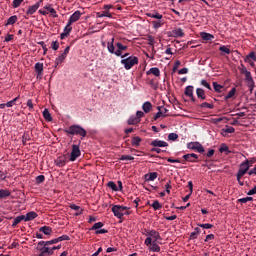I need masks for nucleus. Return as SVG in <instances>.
Instances as JSON below:
<instances>
[{"mask_svg":"<svg viewBox=\"0 0 256 256\" xmlns=\"http://www.w3.org/2000/svg\"><path fill=\"white\" fill-rule=\"evenodd\" d=\"M115 47H117V50H115ZM107 49L109 53H112V55H116V57H121L123 51H127L128 47L126 45H123L121 42L115 43V38H112L111 41L107 43Z\"/></svg>","mask_w":256,"mask_h":256,"instance_id":"1","label":"nucleus"},{"mask_svg":"<svg viewBox=\"0 0 256 256\" xmlns=\"http://www.w3.org/2000/svg\"><path fill=\"white\" fill-rule=\"evenodd\" d=\"M121 65H124L126 71L133 69L135 65H139V58L137 56H129L120 61Z\"/></svg>","mask_w":256,"mask_h":256,"instance_id":"2","label":"nucleus"},{"mask_svg":"<svg viewBox=\"0 0 256 256\" xmlns=\"http://www.w3.org/2000/svg\"><path fill=\"white\" fill-rule=\"evenodd\" d=\"M65 133H68V135H80V137H87V131L79 125L70 126L65 130Z\"/></svg>","mask_w":256,"mask_h":256,"instance_id":"3","label":"nucleus"},{"mask_svg":"<svg viewBox=\"0 0 256 256\" xmlns=\"http://www.w3.org/2000/svg\"><path fill=\"white\" fill-rule=\"evenodd\" d=\"M252 165H253V162H250L249 160H245L240 164L239 170L236 174L237 181H239V179L245 176V174L249 171Z\"/></svg>","mask_w":256,"mask_h":256,"instance_id":"4","label":"nucleus"},{"mask_svg":"<svg viewBox=\"0 0 256 256\" xmlns=\"http://www.w3.org/2000/svg\"><path fill=\"white\" fill-rule=\"evenodd\" d=\"M157 243H159V241H155L151 237H147L144 241V244L146 247H149V251L152 253H159L161 251V247Z\"/></svg>","mask_w":256,"mask_h":256,"instance_id":"5","label":"nucleus"},{"mask_svg":"<svg viewBox=\"0 0 256 256\" xmlns=\"http://www.w3.org/2000/svg\"><path fill=\"white\" fill-rule=\"evenodd\" d=\"M128 209L129 207L127 206L114 205L112 207V213H114V217H117V219H123L125 211H128Z\"/></svg>","mask_w":256,"mask_h":256,"instance_id":"6","label":"nucleus"},{"mask_svg":"<svg viewBox=\"0 0 256 256\" xmlns=\"http://www.w3.org/2000/svg\"><path fill=\"white\" fill-rule=\"evenodd\" d=\"M79 157H81V149L79 148V145L73 144L69 161H72V162L77 161Z\"/></svg>","mask_w":256,"mask_h":256,"instance_id":"7","label":"nucleus"},{"mask_svg":"<svg viewBox=\"0 0 256 256\" xmlns=\"http://www.w3.org/2000/svg\"><path fill=\"white\" fill-rule=\"evenodd\" d=\"M70 50H71V47L69 46L66 47L64 52L55 59V68L59 67V65H61V63H63L65 59H67V55H69Z\"/></svg>","mask_w":256,"mask_h":256,"instance_id":"8","label":"nucleus"},{"mask_svg":"<svg viewBox=\"0 0 256 256\" xmlns=\"http://www.w3.org/2000/svg\"><path fill=\"white\" fill-rule=\"evenodd\" d=\"M193 91H195V87H193L191 85L187 86L185 88L184 95H186V97H189V99H191L192 103H197V99L195 98Z\"/></svg>","mask_w":256,"mask_h":256,"instance_id":"9","label":"nucleus"},{"mask_svg":"<svg viewBox=\"0 0 256 256\" xmlns=\"http://www.w3.org/2000/svg\"><path fill=\"white\" fill-rule=\"evenodd\" d=\"M67 154L58 156L57 159L54 161L56 167H65L68 163Z\"/></svg>","mask_w":256,"mask_h":256,"instance_id":"10","label":"nucleus"},{"mask_svg":"<svg viewBox=\"0 0 256 256\" xmlns=\"http://www.w3.org/2000/svg\"><path fill=\"white\" fill-rule=\"evenodd\" d=\"M184 161H188L189 163H197L199 156L195 153L185 154L183 156Z\"/></svg>","mask_w":256,"mask_h":256,"instance_id":"11","label":"nucleus"},{"mask_svg":"<svg viewBox=\"0 0 256 256\" xmlns=\"http://www.w3.org/2000/svg\"><path fill=\"white\" fill-rule=\"evenodd\" d=\"M81 15H83V13H81V11H79V10L75 11V12L70 16V18L68 19V22H69L70 24L77 23V21H79V19H81Z\"/></svg>","mask_w":256,"mask_h":256,"instance_id":"12","label":"nucleus"},{"mask_svg":"<svg viewBox=\"0 0 256 256\" xmlns=\"http://www.w3.org/2000/svg\"><path fill=\"white\" fill-rule=\"evenodd\" d=\"M150 145L152 147H169V144L163 140L155 139L153 140Z\"/></svg>","mask_w":256,"mask_h":256,"instance_id":"13","label":"nucleus"},{"mask_svg":"<svg viewBox=\"0 0 256 256\" xmlns=\"http://www.w3.org/2000/svg\"><path fill=\"white\" fill-rule=\"evenodd\" d=\"M150 237L151 239H154L152 241H163L161 234H159V232L156 230H150Z\"/></svg>","mask_w":256,"mask_h":256,"instance_id":"14","label":"nucleus"},{"mask_svg":"<svg viewBox=\"0 0 256 256\" xmlns=\"http://www.w3.org/2000/svg\"><path fill=\"white\" fill-rule=\"evenodd\" d=\"M171 37H185V32L181 28H175L171 32Z\"/></svg>","mask_w":256,"mask_h":256,"instance_id":"15","label":"nucleus"},{"mask_svg":"<svg viewBox=\"0 0 256 256\" xmlns=\"http://www.w3.org/2000/svg\"><path fill=\"white\" fill-rule=\"evenodd\" d=\"M159 177V173L157 172H150L148 174H145L144 179L145 181H155Z\"/></svg>","mask_w":256,"mask_h":256,"instance_id":"16","label":"nucleus"},{"mask_svg":"<svg viewBox=\"0 0 256 256\" xmlns=\"http://www.w3.org/2000/svg\"><path fill=\"white\" fill-rule=\"evenodd\" d=\"M196 95L197 98L200 99V101H205V99H207V96L205 95V90H203V88H197Z\"/></svg>","mask_w":256,"mask_h":256,"instance_id":"17","label":"nucleus"},{"mask_svg":"<svg viewBox=\"0 0 256 256\" xmlns=\"http://www.w3.org/2000/svg\"><path fill=\"white\" fill-rule=\"evenodd\" d=\"M37 9H39V3L29 6L28 10L26 11V15H35V13H37Z\"/></svg>","mask_w":256,"mask_h":256,"instance_id":"18","label":"nucleus"},{"mask_svg":"<svg viewBox=\"0 0 256 256\" xmlns=\"http://www.w3.org/2000/svg\"><path fill=\"white\" fill-rule=\"evenodd\" d=\"M96 17L98 18L108 17L109 19H113V14H111L108 10H105L102 12H97Z\"/></svg>","mask_w":256,"mask_h":256,"instance_id":"19","label":"nucleus"},{"mask_svg":"<svg viewBox=\"0 0 256 256\" xmlns=\"http://www.w3.org/2000/svg\"><path fill=\"white\" fill-rule=\"evenodd\" d=\"M33 219H37V212H28L24 215V221H33Z\"/></svg>","mask_w":256,"mask_h":256,"instance_id":"20","label":"nucleus"},{"mask_svg":"<svg viewBox=\"0 0 256 256\" xmlns=\"http://www.w3.org/2000/svg\"><path fill=\"white\" fill-rule=\"evenodd\" d=\"M35 72L37 73V77L43 75V63L37 62L35 64Z\"/></svg>","mask_w":256,"mask_h":256,"instance_id":"21","label":"nucleus"},{"mask_svg":"<svg viewBox=\"0 0 256 256\" xmlns=\"http://www.w3.org/2000/svg\"><path fill=\"white\" fill-rule=\"evenodd\" d=\"M154 75L155 77H159L161 75V70L159 68L154 67L151 68L149 71L146 72V75Z\"/></svg>","mask_w":256,"mask_h":256,"instance_id":"22","label":"nucleus"},{"mask_svg":"<svg viewBox=\"0 0 256 256\" xmlns=\"http://www.w3.org/2000/svg\"><path fill=\"white\" fill-rule=\"evenodd\" d=\"M141 141L142 139L139 136L132 137V140H131L132 147H139L141 145Z\"/></svg>","mask_w":256,"mask_h":256,"instance_id":"23","label":"nucleus"},{"mask_svg":"<svg viewBox=\"0 0 256 256\" xmlns=\"http://www.w3.org/2000/svg\"><path fill=\"white\" fill-rule=\"evenodd\" d=\"M40 233H44V235H51L53 233V229L49 226H42L39 228Z\"/></svg>","mask_w":256,"mask_h":256,"instance_id":"24","label":"nucleus"},{"mask_svg":"<svg viewBox=\"0 0 256 256\" xmlns=\"http://www.w3.org/2000/svg\"><path fill=\"white\" fill-rule=\"evenodd\" d=\"M142 109H143L144 113H150L151 109H153V104H151V102H149V101H146L142 105Z\"/></svg>","mask_w":256,"mask_h":256,"instance_id":"25","label":"nucleus"},{"mask_svg":"<svg viewBox=\"0 0 256 256\" xmlns=\"http://www.w3.org/2000/svg\"><path fill=\"white\" fill-rule=\"evenodd\" d=\"M24 219H25V215H20V216L16 217V218L13 220V223H12L13 229H15V227H16L17 225H19V223H21V221H25Z\"/></svg>","mask_w":256,"mask_h":256,"instance_id":"26","label":"nucleus"},{"mask_svg":"<svg viewBox=\"0 0 256 256\" xmlns=\"http://www.w3.org/2000/svg\"><path fill=\"white\" fill-rule=\"evenodd\" d=\"M146 16L151 17L152 19H158V20L163 19V16L161 14H159V12L146 13Z\"/></svg>","mask_w":256,"mask_h":256,"instance_id":"27","label":"nucleus"},{"mask_svg":"<svg viewBox=\"0 0 256 256\" xmlns=\"http://www.w3.org/2000/svg\"><path fill=\"white\" fill-rule=\"evenodd\" d=\"M11 196V191L7 189H0V199H7Z\"/></svg>","mask_w":256,"mask_h":256,"instance_id":"28","label":"nucleus"},{"mask_svg":"<svg viewBox=\"0 0 256 256\" xmlns=\"http://www.w3.org/2000/svg\"><path fill=\"white\" fill-rule=\"evenodd\" d=\"M17 15L11 16L10 18H8L5 27H8V25H15V23H17Z\"/></svg>","mask_w":256,"mask_h":256,"instance_id":"29","label":"nucleus"},{"mask_svg":"<svg viewBox=\"0 0 256 256\" xmlns=\"http://www.w3.org/2000/svg\"><path fill=\"white\" fill-rule=\"evenodd\" d=\"M201 38L204 41H212V39H215V37L213 35H211L210 33H206V32L201 33Z\"/></svg>","mask_w":256,"mask_h":256,"instance_id":"30","label":"nucleus"},{"mask_svg":"<svg viewBox=\"0 0 256 256\" xmlns=\"http://www.w3.org/2000/svg\"><path fill=\"white\" fill-rule=\"evenodd\" d=\"M235 93H237V89L236 88H232L228 94L225 96V101H229V99H232V97H235Z\"/></svg>","mask_w":256,"mask_h":256,"instance_id":"31","label":"nucleus"},{"mask_svg":"<svg viewBox=\"0 0 256 256\" xmlns=\"http://www.w3.org/2000/svg\"><path fill=\"white\" fill-rule=\"evenodd\" d=\"M151 207L154 209V211H159L160 209H163V205H161L158 200H154L151 204Z\"/></svg>","mask_w":256,"mask_h":256,"instance_id":"32","label":"nucleus"},{"mask_svg":"<svg viewBox=\"0 0 256 256\" xmlns=\"http://www.w3.org/2000/svg\"><path fill=\"white\" fill-rule=\"evenodd\" d=\"M43 117L46 121H53V117H51V113L48 109H44L43 111Z\"/></svg>","mask_w":256,"mask_h":256,"instance_id":"33","label":"nucleus"},{"mask_svg":"<svg viewBox=\"0 0 256 256\" xmlns=\"http://www.w3.org/2000/svg\"><path fill=\"white\" fill-rule=\"evenodd\" d=\"M47 247V244L45 241L38 242L36 249L37 251H45V248Z\"/></svg>","mask_w":256,"mask_h":256,"instance_id":"34","label":"nucleus"},{"mask_svg":"<svg viewBox=\"0 0 256 256\" xmlns=\"http://www.w3.org/2000/svg\"><path fill=\"white\" fill-rule=\"evenodd\" d=\"M165 22L163 20H158V21H152V25L154 29H159L160 27H163Z\"/></svg>","mask_w":256,"mask_h":256,"instance_id":"35","label":"nucleus"},{"mask_svg":"<svg viewBox=\"0 0 256 256\" xmlns=\"http://www.w3.org/2000/svg\"><path fill=\"white\" fill-rule=\"evenodd\" d=\"M70 209H73V211H78V212L76 213V215H82V214H83V209H81L80 206H77V205H75V204H72V205L70 206Z\"/></svg>","mask_w":256,"mask_h":256,"instance_id":"36","label":"nucleus"},{"mask_svg":"<svg viewBox=\"0 0 256 256\" xmlns=\"http://www.w3.org/2000/svg\"><path fill=\"white\" fill-rule=\"evenodd\" d=\"M198 107H200V109H213L215 106L211 103L203 102L202 104L198 105Z\"/></svg>","mask_w":256,"mask_h":256,"instance_id":"37","label":"nucleus"},{"mask_svg":"<svg viewBox=\"0 0 256 256\" xmlns=\"http://www.w3.org/2000/svg\"><path fill=\"white\" fill-rule=\"evenodd\" d=\"M104 225L105 224H103V222H97L92 226L90 231H99V229H101V227H103Z\"/></svg>","mask_w":256,"mask_h":256,"instance_id":"38","label":"nucleus"},{"mask_svg":"<svg viewBox=\"0 0 256 256\" xmlns=\"http://www.w3.org/2000/svg\"><path fill=\"white\" fill-rule=\"evenodd\" d=\"M245 61L246 62L256 61V54H255V52H250L249 55L246 56Z\"/></svg>","mask_w":256,"mask_h":256,"instance_id":"39","label":"nucleus"},{"mask_svg":"<svg viewBox=\"0 0 256 256\" xmlns=\"http://www.w3.org/2000/svg\"><path fill=\"white\" fill-rule=\"evenodd\" d=\"M107 187L112 189V191H119V187H117V184H115L113 181L108 182Z\"/></svg>","mask_w":256,"mask_h":256,"instance_id":"40","label":"nucleus"},{"mask_svg":"<svg viewBox=\"0 0 256 256\" xmlns=\"http://www.w3.org/2000/svg\"><path fill=\"white\" fill-rule=\"evenodd\" d=\"M27 141H31V136L29 135V133H24L22 136L23 145H27Z\"/></svg>","mask_w":256,"mask_h":256,"instance_id":"41","label":"nucleus"},{"mask_svg":"<svg viewBox=\"0 0 256 256\" xmlns=\"http://www.w3.org/2000/svg\"><path fill=\"white\" fill-rule=\"evenodd\" d=\"M199 142H190L187 144L188 149H192V151H196Z\"/></svg>","mask_w":256,"mask_h":256,"instance_id":"42","label":"nucleus"},{"mask_svg":"<svg viewBox=\"0 0 256 256\" xmlns=\"http://www.w3.org/2000/svg\"><path fill=\"white\" fill-rule=\"evenodd\" d=\"M213 87L216 93H221V89H223V86L217 82H213Z\"/></svg>","mask_w":256,"mask_h":256,"instance_id":"43","label":"nucleus"},{"mask_svg":"<svg viewBox=\"0 0 256 256\" xmlns=\"http://www.w3.org/2000/svg\"><path fill=\"white\" fill-rule=\"evenodd\" d=\"M139 123V120L137 117L133 116L128 119V125H137Z\"/></svg>","mask_w":256,"mask_h":256,"instance_id":"44","label":"nucleus"},{"mask_svg":"<svg viewBox=\"0 0 256 256\" xmlns=\"http://www.w3.org/2000/svg\"><path fill=\"white\" fill-rule=\"evenodd\" d=\"M200 85H202V87H205V88L208 89L209 91L212 90L211 84H209V82H207V80H201V81H200Z\"/></svg>","mask_w":256,"mask_h":256,"instance_id":"45","label":"nucleus"},{"mask_svg":"<svg viewBox=\"0 0 256 256\" xmlns=\"http://www.w3.org/2000/svg\"><path fill=\"white\" fill-rule=\"evenodd\" d=\"M179 139V135L177 133H170L168 135V140L169 141H177Z\"/></svg>","mask_w":256,"mask_h":256,"instance_id":"46","label":"nucleus"},{"mask_svg":"<svg viewBox=\"0 0 256 256\" xmlns=\"http://www.w3.org/2000/svg\"><path fill=\"white\" fill-rule=\"evenodd\" d=\"M135 158L131 155H122L120 161H133Z\"/></svg>","mask_w":256,"mask_h":256,"instance_id":"47","label":"nucleus"},{"mask_svg":"<svg viewBox=\"0 0 256 256\" xmlns=\"http://www.w3.org/2000/svg\"><path fill=\"white\" fill-rule=\"evenodd\" d=\"M157 109H158L159 112L155 114L154 121H157V119H159L163 115V112L161 111V109H163V107L158 106Z\"/></svg>","mask_w":256,"mask_h":256,"instance_id":"48","label":"nucleus"},{"mask_svg":"<svg viewBox=\"0 0 256 256\" xmlns=\"http://www.w3.org/2000/svg\"><path fill=\"white\" fill-rule=\"evenodd\" d=\"M72 24L69 23V21L67 22V25L64 28V33H67L68 35L71 33V31H73V27H71Z\"/></svg>","mask_w":256,"mask_h":256,"instance_id":"49","label":"nucleus"},{"mask_svg":"<svg viewBox=\"0 0 256 256\" xmlns=\"http://www.w3.org/2000/svg\"><path fill=\"white\" fill-rule=\"evenodd\" d=\"M247 85L250 89V93H253V89L255 88V82L252 80H247Z\"/></svg>","mask_w":256,"mask_h":256,"instance_id":"50","label":"nucleus"},{"mask_svg":"<svg viewBox=\"0 0 256 256\" xmlns=\"http://www.w3.org/2000/svg\"><path fill=\"white\" fill-rule=\"evenodd\" d=\"M17 101H19V96H17L16 98H14L13 100L9 101L6 103L7 107H13V105H15L17 103Z\"/></svg>","mask_w":256,"mask_h":256,"instance_id":"51","label":"nucleus"},{"mask_svg":"<svg viewBox=\"0 0 256 256\" xmlns=\"http://www.w3.org/2000/svg\"><path fill=\"white\" fill-rule=\"evenodd\" d=\"M219 51H221L222 53H226V55H229L231 53V49L227 48V46H221L219 48Z\"/></svg>","mask_w":256,"mask_h":256,"instance_id":"52","label":"nucleus"},{"mask_svg":"<svg viewBox=\"0 0 256 256\" xmlns=\"http://www.w3.org/2000/svg\"><path fill=\"white\" fill-rule=\"evenodd\" d=\"M223 131L224 133H235V129L232 126H226Z\"/></svg>","mask_w":256,"mask_h":256,"instance_id":"53","label":"nucleus"},{"mask_svg":"<svg viewBox=\"0 0 256 256\" xmlns=\"http://www.w3.org/2000/svg\"><path fill=\"white\" fill-rule=\"evenodd\" d=\"M148 45H150L151 47L155 46V37L151 35L148 36Z\"/></svg>","mask_w":256,"mask_h":256,"instance_id":"54","label":"nucleus"},{"mask_svg":"<svg viewBox=\"0 0 256 256\" xmlns=\"http://www.w3.org/2000/svg\"><path fill=\"white\" fill-rule=\"evenodd\" d=\"M56 239H57V241L59 243L61 241H69V239H71V238L69 237V235H62V236H60V237H58Z\"/></svg>","mask_w":256,"mask_h":256,"instance_id":"55","label":"nucleus"},{"mask_svg":"<svg viewBox=\"0 0 256 256\" xmlns=\"http://www.w3.org/2000/svg\"><path fill=\"white\" fill-rule=\"evenodd\" d=\"M45 181V175H39L36 177V183L39 185Z\"/></svg>","mask_w":256,"mask_h":256,"instance_id":"56","label":"nucleus"},{"mask_svg":"<svg viewBox=\"0 0 256 256\" xmlns=\"http://www.w3.org/2000/svg\"><path fill=\"white\" fill-rule=\"evenodd\" d=\"M248 201H253V197H246L238 199V203H248Z\"/></svg>","mask_w":256,"mask_h":256,"instance_id":"57","label":"nucleus"},{"mask_svg":"<svg viewBox=\"0 0 256 256\" xmlns=\"http://www.w3.org/2000/svg\"><path fill=\"white\" fill-rule=\"evenodd\" d=\"M198 227H201L202 229H213V224H198Z\"/></svg>","mask_w":256,"mask_h":256,"instance_id":"58","label":"nucleus"},{"mask_svg":"<svg viewBox=\"0 0 256 256\" xmlns=\"http://www.w3.org/2000/svg\"><path fill=\"white\" fill-rule=\"evenodd\" d=\"M220 153H225L227 151H229V146H227L226 144H222L219 148Z\"/></svg>","mask_w":256,"mask_h":256,"instance_id":"59","label":"nucleus"},{"mask_svg":"<svg viewBox=\"0 0 256 256\" xmlns=\"http://www.w3.org/2000/svg\"><path fill=\"white\" fill-rule=\"evenodd\" d=\"M171 189H172V186H171V180H170L165 185V191L166 193H168V195L171 193Z\"/></svg>","mask_w":256,"mask_h":256,"instance_id":"60","label":"nucleus"},{"mask_svg":"<svg viewBox=\"0 0 256 256\" xmlns=\"http://www.w3.org/2000/svg\"><path fill=\"white\" fill-rule=\"evenodd\" d=\"M22 3H23V0H13L14 9H17V7H20Z\"/></svg>","mask_w":256,"mask_h":256,"instance_id":"61","label":"nucleus"},{"mask_svg":"<svg viewBox=\"0 0 256 256\" xmlns=\"http://www.w3.org/2000/svg\"><path fill=\"white\" fill-rule=\"evenodd\" d=\"M44 252H45L46 256L53 255V248H49L46 246V248H44Z\"/></svg>","mask_w":256,"mask_h":256,"instance_id":"62","label":"nucleus"},{"mask_svg":"<svg viewBox=\"0 0 256 256\" xmlns=\"http://www.w3.org/2000/svg\"><path fill=\"white\" fill-rule=\"evenodd\" d=\"M196 151L198 153H205V148L203 147V145H201L200 143H198V146L196 147Z\"/></svg>","mask_w":256,"mask_h":256,"instance_id":"63","label":"nucleus"},{"mask_svg":"<svg viewBox=\"0 0 256 256\" xmlns=\"http://www.w3.org/2000/svg\"><path fill=\"white\" fill-rule=\"evenodd\" d=\"M247 195H256V185L247 192Z\"/></svg>","mask_w":256,"mask_h":256,"instance_id":"64","label":"nucleus"}]
</instances>
